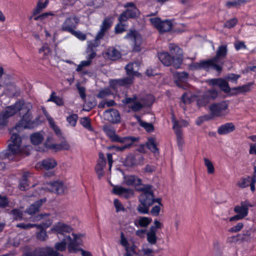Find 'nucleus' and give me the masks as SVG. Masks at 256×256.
Instances as JSON below:
<instances>
[{
	"label": "nucleus",
	"instance_id": "obj_1",
	"mask_svg": "<svg viewBox=\"0 0 256 256\" xmlns=\"http://www.w3.org/2000/svg\"><path fill=\"white\" fill-rule=\"evenodd\" d=\"M21 141V138L18 134L14 133L12 134L8 149L4 152L6 158L8 160H14V156L18 154H29L27 150H30V146H26L24 148H22Z\"/></svg>",
	"mask_w": 256,
	"mask_h": 256
},
{
	"label": "nucleus",
	"instance_id": "obj_2",
	"mask_svg": "<svg viewBox=\"0 0 256 256\" xmlns=\"http://www.w3.org/2000/svg\"><path fill=\"white\" fill-rule=\"evenodd\" d=\"M82 234H76L73 232L70 235H66L60 242L55 244L56 251L64 252L66 249L68 244V249L70 252L75 253L78 250V246L80 244V238L82 236Z\"/></svg>",
	"mask_w": 256,
	"mask_h": 256
},
{
	"label": "nucleus",
	"instance_id": "obj_3",
	"mask_svg": "<svg viewBox=\"0 0 256 256\" xmlns=\"http://www.w3.org/2000/svg\"><path fill=\"white\" fill-rule=\"evenodd\" d=\"M154 101V97L152 95H146L142 97L134 94L132 97L126 98L122 102L124 106H128L132 110L136 112L145 106L152 104Z\"/></svg>",
	"mask_w": 256,
	"mask_h": 256
},
{
	"label": "nucleus",
	"instance_id": "obj_4",
	"mask_svg": "<svg viewBox=\"0 0 256 256\" xmlns=\"http://www.w3.org/2000/svg\"><path fill=\"white\" fill-rule=\"evenodd\" d=\"M48 216V214H41L37 215L36 216L31 218V220L32 222H38L42 220H45L44 222H42V224H24V223H20L16 224V227L20 228L22 229L26 230L29 229L34 227H36L37 228H48L52 224V220L48 218L46 219V218Z\"/></svg>",
	"mask_w": 256,
	"mask_h": 256
},
{
	"label": "nucleus",
	"instance_id": "obj_5",
	"mask_svg": "<svg viewBox=\"0 0 256 256\" xmlns=\"http://www.w3.org/2000/svg\"><path fill=\"white\" fill-rule=\"evenodd\" d=\"M152 25L160 33H164L170 30L173 24L172 20H162L159 18H150Z\"/></svg>",
	"mask_w": 256,
	"mask_h": 256
},
{
	"label": "nucleus",
	"instance_id": "obj_6",
	"mask_svg": "<svg viewBox=\"0 0 256 256\" xmlns=\"http://www.w3.org/2000/svg\"><path fill=\"white\" fill-rule=\"evenodd\" d=\"M168 48L172 55V64L176 68H180L183 60L182 50L174 44H170Z\"/></svg>",
	"mask_w": 256,
	"mask_h": 256
},
{
	"label": "nucleus",
	"instance_id": "obj_7",
	"mask_svg": "<svg viewBox=\"0 0 256 256\" xmlns=\"http://www.w3.org/2000/svg\"><path fill=\"white\" fill-rule=\"evenodd\" d=\"M22 103L18 102L15 103L14 106L8 107L6 110L0 114V126L5 124L8 118L15 114L18 111L20 110Z\"/></svg>",
	"mask_w": 256,
	"mask_h": 256
},
{
	"label": "nucleus",
	"instance_id": "obj_8",
	"mask_svg": "<svg viewBox=\"0 0 256 256\" xmlns=\"http://www.w3.org/2000/svg\"><path fill=\"white\" fill-rule=\"evenodd\" d=\"M22 256H60V254L50 246L40 247L30 252H25Z\"/></svg>",
	"mask_w": 256,
	"mask_h": 256
},
{
	"label": "nucleus",
	"instance_id": "obj_9",
	"mask_svg": "<svg viewBox=\"0 0 256 256\" xmlns=\"http://www.w3.org/2000/svg\"><path fill=\"white\" fill-rule=\"evenodd\" d=\"M228 108V105L225 102L210 104L209 106L210 117H220L224 116L226 114Z\"/></svg>",
	"mask_w": 256,
	"mask_h": 256
},
{
	"label": "nucleus",
	"instance_id": "obj_10",
	"mask_svg": "<svg viewBox=\"0 0 256 256\" xmlns=\"http://www.w3.org/2000/svg\"><path fill=\"white\" fill-rule=\"evenodd\" d=\"M142 191L143 192L138 198L140 202L149 206H152L154 202V198L151 187L146 186L143 188Z\"/></svg>",
	"mask_w": 256,
	"mask_h": 256
},
{
	"label": "nucleus",
	"instance_id": "obj_11",
	"mask_svg": "<svg viewBox=\"0 0 256 256\" xmlns=\"http://www.w3.org/2000/svg\"><path fill=\"white\" fill-rule=\"evenodd\" d=\"M124 38L132 42L134 50L139 52L140 50L142 38L140 34L137 31L135 30H130L124 36Z\"/></svg>",
	"mask_w": 256,
	"mask_h": 256
},
{
	"label": "nucleus",
	"instance_id": "obj_12",
	"mask_svg": "<svg viewBox=\"0 0 256 256\" xmlns=\"http://www.w3.org/2000/svg\"><path fill=\"white\" fill-rule=\"evenodd\" d=\"M44 189L58 194H62L67 190L68 188L62 181L57 180L46 184Z\"/></svg>",
	"mask_w": 256,
	"mask_h": 256
},
{
	"label": "nucleus",
	"instance_id": "obj_13",
	"mask_svg": "<svg viewBox=\"0 0 256 256\" xmlns=\"http://www.w3.org/2000/svg\"><path fill=\"white\" fill-rule=\"evenodd\" d=\"M32 115L30 112H26L20 122L16 124L14 130L20 131L23 128H31L33 127L34 123L32 120Z\"/></svg>",
	"mask_w": 256,
	"mask_h": 256
},
{
	"label": "nucleus",
	"instance_id": "obj_14",
	"mask_svg": "<svg viewBox=\"0 0 256 256\" xmlns=\"http://www.w3.org/2000/svg\"><path fill=\"white\" fill-rule=\"evenodd\" d=\"M79 20L76 16H70L66 18L61 26L60 30L72 34L76 28Z\"/></svg>",
	"mask_w": 256,
	"mask_h": 256
},
{
	"label": "nucleus",
	"instance_id": "obj_15",
	"mask_svg": "<svg viewBox=\"0 0 256 256\" xmlns=\"http://www.w3.org/2000/svg\"><path fill=\"white\" fill-rule=\"evenodd\" d=\"M218 96V92L215 90L206 91L198 100V104L200 106H206L211 100H214Z\"/></svg>",
	"mask_w": 256,
	"mask_h": 256
},
{
	"label": "nucleus",
	"instance_id": "obj_16",
	"mask_svg": "<svg viewBox=\"0 0 256 256\" xmlns=\"http://www.w3.org/2000/svg\"><path fill=\"white\" fill-rule=\"evenodd\" d=\"M133 80V77L128 76L122 78L110 80V86L113 89L117 90L120 86H130L132 83Z\"/></svg>",
	"mask_w": 256,
	"mask_h": 256
},
{
	"label": "nucleus",
	"instance_id": "obj_17",
	"mask_svg": "<svg viewBox=\"0 0 256 256\" xmlns=\"http://www.w3.org/2000/svg\"><path fill=\"white\" fill-rule=\"evenodd\" d=\"M200 66L201 70H209L214 69L220 72L222 70V63L221 64H218L214 58H212L207 60L201 61Z\"/></svg>",
	"mask_w": 256,
	"mask_h": 256
},
{
	"label": "nucleus",
	"instance_id": "obj_18",
	"mask_svg": "<svg viewBox=\"0 0 256 256\" xmlns=\"http://www.w3.org/2000/svg\"><path fill=\"white\" fill-rule=\"evenodd\" d=\"M52 231L55 232L58 234H62L64 238L66 235H70L72 228L69 226L62 222L56 224L51 229Z\"/></svg>",
	"mask_w": 256,
	"mask_h": 256
},
{
	"label": "nucleus",
	"instance_id": "obj_19",
	"mask_svg": "<svg viewBox=\"0 0 256 256\" xmlns=\"http://www.w3.org/2000/svg\"><path fill=\"white\" fill-rule=\"evenodd\" d=\"M228 53L227 46L221 45L218 46L216 56L213 58L218 64H224L223 60L226 57Z\"/></svg>",
	"mask_w": 256,
	"mask_h": 256
},
{
	"label": "nucleus",
	"instance_id": "obj_20",
	"mask_svg": "<svg viewBox=\"0 0 256 256\" xmlns=\"http://www.w3.org/2000/svg\"><path fill=\"white\" fill-rule=\"evenodd\" d=\"M120 244L125 248L126 256H132L136 254V246L134 244H130L122 232L120 235Z\"/></svg>",
	"mask_w": 256,
	"mask_h": 256
},
{
	"label": "nucleus",
	"instance_id": "obj_21",
	"mask_svg": "<svg viewBox=\"0 0 256 256\" xmlns=\"http://www.w3.org/2000/svg\"><path fill=\"white\" fill-rule=\"evenodd\" d=\"M106 119L112 123H117L120 121V114L116 110L110 109L104 112Z\"/></svg>",
	"mask_w": 256,
	"mask_h": 256
},
{
	"label": "nucleus",
	"instance_id": "obj_22",
	"mask_svg": "<svg viewBox=\"0 0 256 256\" xmlns=\"http://www.w3.org/2000/svg\"><path fill=\"white\" fill-rule=\"evenodd\" d=\"M112 22L110 18H106L100 26V28L96 34V38L101 39L105 32L111 27Z\"/></svg>",
	"mask_w": 256,
	"mask_h": 256
},
{
	"label": "nucleus",
	"instance_id": "obj_23",
	"mask_svg": "<svg viewBox=\"0 0 256 256\" xmlns=\"http://www.w3.org/2000/svg\"><path fill=\"white\" fill-rule=\"evenodd\" d=\"M140 63L138 62H132L128 64L125 67L126 74L133 78L134 76H138L139 74L138 70L140 67Z\"/></svg>",
	"mask_w": 256,
	"mask_h": 256
},
{
	"label": "nucleus",
	"instance_id": "obj_24",
	"mask_svg": "<svg viewBox=\"0 0 256 256\" xmlns=\"http://www.w3.org/2000/svg\"><path fill=\"white\" fill-rule=\"evenodd\" d=\"M124 182L128 186H136L141 184L142 180L136 176L128 175L124 176Z\"/></svg>",
	"mask_w": 256,
	"mask_h": 256
},
{
	"label": "nucleus",
	"instance_id": "obj_25",
	"mask_svg": "<svg viewBox=\"0 0 256 256\" xmlns=\"http://www.w3.org/2000/svg\"><path fill=\"white\" fill-rule=\"evenodd\" d=\"M124 7L128 8L126 11H128V14L131 18H136L140 15V11L133 2H127L124 5Z\"/></svg>",
	"mask_w": 256,
	"mask_h": 256
},
{
	"label": "nucleus",
	"instance_id": "obj_26",
	"mask_svg": "<svg viewBox=\"0 0 256 256\" xmlns=\"http://www.w3.org/2000/svg\"><path fill=\"white\" fill-rule=\"evenodd\" d=\"M234 125L232 122H228L218 127V133L220 135H225L234 132Z\"/></svg>",
	"mask_w": 256,
	"mask_h": 256
},
{
	"label": "nucleus",
	"instance_id": "obj_27",
	"mask_svg": "<svg viewBox=\"0 0 256 256\" xmlns=\"http://www.w3.org/2000/svg\"><path fill=\"white\" fill-rule=\"evenodd\" d=\"M152 222L150 218L146 216H140L134 220V225L137 227L146 228Z\"/></svg>",
	"mask_w": 256,
	"mask_h": 256
},
{
	"label": "nucleus",
	"instance_id": "obj_28",
	"mask_svg": "<svg viewBox=\"0 0 256 256\" xmlns=\"http://www.w3.org/2000/svg\"><path fill=\"white\" fill-rule=\"evenodd\" d=\"M46 202V199L40 200L36 202L34 204H31L28 208L26 209V212L29 214H33L39 210L42 204Z\"/></svg>",
	"mask_w": 256,
	"mask_h": 256
},
{
	"label": "nucleus",
	"instance_id": "obj_29",
	"mask_svg": "<svg viewBox=\"0 0 256 256\" xmlns=\"http://www.w3.org/2000/svg\"><path fill=\"white\" fill-rule=\"evenodd\" d=\"M105 134L114 142H117L119 136L116 134V130L110 126H105L104 127Z\"/></svg>",
	"mask_w": 256,
	"mask_h": 256
},
{
	"label": "nucleus",
	"instance_id": "obj_30",
	"mask_svg": "<svg viewBox=\"0 0 256 256\" xmlns=\"http://www.w3.org/2000/svg\"><path fill=\"white\" fill-rule=\"evenodd\" d=\"M40 166H42L46 170L54 168L57 164L56 161L53 158H46L39 164Z\"/></svg>",
	"mask_w": 256,
	"mask_h": 256
},
{
	"label": "nucleus",
	"instance_id": "obj_31",
	"mask_svg": "<svg viewBox=\"0 0 256 256\" xmlns=\"http://www.w3.org/2000/svg\"><path fill=\"white\" fill-rule=\"evenodd\" d=\"M106 54L108 58L112 60H118L121 56L120 52L114 48H108Z\"/></svg>",
	"mask_w": 256,
	"mask_h": 256
},
{
	"label": "nucleus",
	"instance_id": "obj_32",
	"mask_svg": "<svg viewBox=\"0 0 256 256\" xmlns=\"http://www.w3.org/2000/svg\"><path fill=\"white\" fill-rule=\"evenodd\" d=\"M137 138L134 136H126V137H120L118 138L116 142L124 144V145L128 148H130L136 142Z\"/></svg>",
	"mask_w": 256,
	"mask_h": 256
},
{
	"label": "nucleus",
	"instance_id": "obj_33",
	"mask_svg": "<svg viewBox=\"0 0 256 256\" xmlns=\"http://www.w3.org/2000/svg\"><path fill=\"white\" fill-rule=\"evenodd\" d=\"M158 58L164 65L166 66H169L172 64V58L167 52L160 54H158Z\"/></svg>",
	"mask_w": 256,
	"mask_h": 256
},
{
	"label": "nucleus",
	"instance_id": "obj_34",
	"mask_svg": "<svg viewBox=\"0 0 256 256\" xmlns=\"http://www.w3.org/2000/svg\"><path fill=\"white\" fill-rule=\"evenodd\" d=\"M147 241L151 244H154L156 242L157 236L155 228H150L148 232H146Z\"/></svg>",
	"mask_w": 256,
	"mask_h": 256
},
{
	"label": "nucleus",
	"instance_id": "obj_35",
	"mask_svg": "<svg viewBox=\"0 0 256 256\" xmlns=\"http://www.w3.org/2000/svg\"><path fill=\"white\" fill-rule=\"evenodd\" d=\"M146 147L153 153L158 154V150L156 144V140L154 138H148L146 144Z\"/></svg>",
	"mask_w": 256,
	"mask_h": 256
},
{
	"label": "nucleus",
	"instance_id": "obj_36",
	"mask_svg": "<svg viewBox=\"0 0 256 256\" xmlns=\"http://www.w3.org/2000/svg\"><path fill=\"white\" fill-rule=\"evenodd\" d=\"M172 122L173 124V129L174 132H176V129L179 130L180 132H182L181 128L186 127L188 124V122L184 120H182L179 121L173 120Z\"/></svg>",
	"mask_w": 256,
	"mask_h": 256
},
{
	"label": "nucleus",
	"instance_id": "obj_37",
	"mask_svg": "<svg viewBox=\"0 0 256 256\" xmlns=\"http://www.w3.org/2000/svg\"><path fill=\"white\" fill-rule=\"evenodd\" d=\"M106 166V162H97L95 167V171L99 179H100L104 175V168Z\"/></svg>",
	"mask_w": 256,
	"mask_h": 256
},
{
	"label": "nucleus",
	"instance_id": "obj_38",
	"mask_svg": "<svg viewBox=\"0 0 256 256\" xmlns=\"http://www.w3.org/2000/svg\"><path fill=\"white\" fill-rule=\"evenodd\" d=\"M252 177L248 176L246 178H242L238 180L237 186L242 188H246L249 186L252 181Z\"/></svg>",
	"mask_w": 256,
	"mask_h": 256
},
{
	"label": "nucleus",
	"instance_id": "obj_39",
	"mask_svg": "<svg viewBox=\"0 0 256 256\" xmlns=\"http://www.w3.org/2000/svg\"><path fill=\"white\" fill-rule=\"evenodd\" d=\"M234 212L245 218L248 214V210L241 202L240 205L236 206L234 208Z\"/></svg>",
	"mask_w": 256,
	"mask_h": 256
},
{
	"label": "nucleus",
	"instance_id": "obj_40",
	"mask_svg": "<svg viewBox=\"0 0 256 256\" xmlns=\"http://www.w3.org/2000/svg\"><path fill=\"white\" fill-rule=\"evenodd\" d=\"M30 140L34 144H38L44 140V136L41 132H36L30 136Z\"/></svg>",
	"mask_w": 256,
	"mask_h": 256
},
{
	"label": "nucleus",
	"instance_id": "obj_41",
	"mask_svg": "<svg viewBox=\"0 0 256 256\" xmlns=\"http://www.w3.org/2000/svg\"><path fill=\"white\" fill-rule=\"evenodd\" d=\"M176 82L178 85L180 82H184L187 80L188 74L186 72H176L174 74Z\"/></svg>",
	"mask_w": 256,
	"mask_h": 256
},
{
	"label": "nucleus",
	"instance_id": "obj_42",
	"mask_svg": "<svg viewBox=\"0 0 256 256\" xmlns=\"http://www.w3.org/2000/svg\"><path fill=\"white\" fill-rule=\"evenodd\" d=\"M253 232L254 230L252 228H249L246 230H244L243 234H238V236H240V242L249 241Z\"/></svg>",
	"mask_w": 256,
	"mask_h": 256
},
{
	"label": "nucleus",
	"instance_id": "obj_43",
	"mask_svg": "<svg viewBox=\"0 0 256 256\" xmlns=\"http://www.w3.org/2000/svg\"><path fill=\"white\" fill-rule=\"evenodd\" d=\"M42 0H38L36 7L34 9L33 11L34 15L38 14L42 9L46 7L48 4V0H46L44 2H42Z\"/></svg>",
	"mask_w": 256,
	"mask_h": 256
},
{
	"label": "nucleus",
	"instance_id": "obj_44",
	"mask_svg": "<svg viewBox=\"0 0 256 256\" xmlns=\"http://www.w3.org/2000/svg\"><path fill=\"white\" fill-rule=\"evenodd\" d=\"M66 119L69 126L74 127L76 124L78 116L76 114H71L67 116Z\"/></svg>",
	"mask_w": 256,
	"mask_h": 256
},
{
	"label": "nucleus",
	"instance_id": "obj_45",
	"mask_svg": "<svg viewBox=\"0 0 256 256\" xmlns=\"http://www.w3.org/2000/svg\"><path fill=\"white\" fill-rule=\"evenodd\" d=\"M218 86L224 92H228L230 91V88L228 86V83L224 80L219 78Z\"/></svg>",
	"mask_w": 256,
	"mask_h": 256
},
{
	"label": "nucleus",
	"instance_id": "obj_46",
	"mask_svg": "<svg viewBox=\"0 0 256 256\" xmlns=\"http://www.w3.org/2000/svg\"><path fill=\"white\" fill-rule=\"evenodd\" d=\"M46 228H39L40 230L36 234V238L38 240L44 242L48 239V236L44 230Z\"/></svg>",
	"mask_w": 256,
	"mask_h": 256
},
{
	"label": "nucleus",
	"instance_id": "obj_47",
	"mask_svg": "<svg viewBox=\"0 0 256 256\" xmlns=\"http://www.w3.org/2000/svg\"><path fill=\"white\" fill-rule=\"evenodd\" d=\"M114 205L116 212H124L126 211L124 206L118 200L114 199Z\"/></svg>",
	"mask_w": 256,
	"mask_h": 256
},
{
	"label": "nucleus",
	"instance_id": "obj_48",
	"mask_svg": "<svg viewBox=\"0 0 256 256\" xmlns=\"http://www.w3.org/2000/svg\"><path fill=\"white\" fill-rule=\"evenodd\" d=\"M204 164L206 167L207 172L209 174H212L214 172V168L212 162L206 158H204Z\"/></svg>",
	"mask_w": 256,
	"mask_h": 256
},
{
	"label": "nucleus",
	"instance_id": "obj_49",
	"mask_svg": "<svg viewBox=\"0 0 256 256\" xmlns=\"http://www.w3.org/2000/svg\"><path fill=\"white\" fill-rule=\"evenodd\" d=\"M176 136L177 144L180 148H182L184 144V140L183 139V134L182 132H180L176 129V132H174Z\"/></svg>",
	"mask_w": 256,
	"mask_h": 256
},
{
	"label": "nucleus",
	"instance_id": "obj_50",
	"mask_svg": "<svg viewBox=\"0 0 256 256\" xmlns=\"http://www.w3.org/2000/svg\"><path fill=\"white\" fill-rule=\"evenodd\" d=\"M80 124L82 125L84 127L86 128L88 130L90 131L92 130V127L90 120L89 118L87 117H84L80 119Z\"/></svg>",
	"mask_w": 256,
	"mask_h": 256
},
{
	"label": "nucleus",
	"instance_id": "obj_51",
	"mask_svg": "<svg viewBox=\"0 0 256 256\" xmlns=\"http://www.w3.org/2000/svg\"><path fill=\"white\" fill-rule=\"evenodd\" d=\"M49 124L50 127L54 130L56 134H59L60 133V130L58 126L55 124L52 118L50 116L46 118Z\"/></svg>",
	"mask_w": 256,
	"mask_h": 256
},
{
	"label": "nucleus",
	"instance_id": "obj_52",
	"mask_svg": "<svg viewBox=\"0 0 256 256\" xmlns=\"http://www.w3.org/2000/svg\"><path fill=\"white\" fill-rule=\"evenodd\" d=\"M252 85V83H248L246 84L243 85L241 86L234 88V90H238L240 92H249L250 90V87Z\"/></svg>",
	"mask_w": 256,
	"mask_h": 256
},
{
	"label": "nucleus",
	"instance_id": "obj_53",
	"mask_svg": "<svg viewBox=\"0 0 256 256\" xmlns=\"http://www.w3.org/2000/svg\"><path fill=\"white\" fill-rule=\"evenodd\" d=\"M26 178V174H24L22 179L20 182L19 188L22 190H25L28 187Z\"/></svg>",
	"mask_w": 256,
	"mask_h": 256
},
{
	"label": "nucleus",
	"instance_id": "obj_54",
	"mask_svg": "<svg viewBox=\"0 0 256 256\" xmlns=\"http://www.w3.org/2000/svg\"><path fill=\"white\" fill-rule=\"evenodd\" d=\"M56 16V13L54 12H47L44 13L39 16L35 17L34 18V19L36 20H46V18H48L50 16Z\"/></svg>",
	"mask_w": 256,
	"mask_h": 256
},
{
	"label": "nucleus",
	"instance_id": "obj_55",
	"mask_svg": "<svg viewBox=\"0 0 256 256\" xmlns=\"http://www.w3.org/2000/svg\"><path fill=\"white\" fill-rule=\"evenodd\" d=\"M48 101L53 102L59 106H61L64 104V101L62 98L59 96H54L53 94L51 95L50 98L48 100Z\"/></svg>",
	"mask_w": 256,
	"mask_h": 256
},
{
	"label": "nucleus",
	"instance_id": "obj_56",
	"mask_svg": "<svg viewBox=\"0 0 256 256\" xmlns=\"http://www.w3.org/2000/svg\"><path fill=\"white\" fill-rule=\"evenodd\" d=\"M100 39L96 38V36L95 40L92 41L88 42V52H90V50H95L94 49L99 45L98 40Z\"/></svg>",
	"mask_w": 256,
	"mask_h": 256
},
{
	"label": "nucleus",
	"instance_id": "obj_57",
	"mask_svg": "<svg viewBox=\"0 0 256 256\" xmlns=\"http://www.w3.org/2000/svg\"><path fill=\"white\" fill-rule=\"evenodd\" d=\"M150 206L140 203L137 208L139 213L147 214L148 213V209Z\"/></svg>",
	"mask_w": 256,
	"mask_h": 256
},
{
	"label": "nucleus",
	"instance_id": "obj_58",
	"mask_svg": "<svg viewBox=\"0 0 256 256\" xmlns=\"http://www.w3.org/2000/svg\"><path fill=\"white\" fill-rule=\"evenodd\" d=\"M246 2V0H237L232 2H228L226 3V6L228 8H232L236 7L238 6L245 3Z\"/></svg>",
	"mask_w": 256,
	"mask_h": 256
},
{
	"label": "nucleus",
	"instance_id": "obj_59",
	"mask_svg": "<svg viewBox=\"0 0 256 256\" xmlns=\"http://www.w3.org/2000/svg\"><path fill=\"white\" fill-rule=\"evenodd\" d=\"M126 165L131 166L136 164L134 157L132 155L128 156L126 157L125 160Z\"/></svg>",
	"mask_w": 256,
	"mask_h": 256
},
{
	"label": "nucleus",
	"instance_id": "obj_60",
	"mask_svg": "<svg viewBox=\"0 0 256 256\" xmlns=\"http://www.w3.org/2000/svg\"><path fill=\"white\" fill-rule=\"evenodd\" d=\"M141 126L144 128L148 132H152L154 130L153 125L150 123H148L144 122H141L140 123Z\"/></svg>",
	"mask_w": 256,
	"mask_h": 256
},
{
	"label": "nucleus",
	"instance_id": "obj_61",
	"mask_svg": "<svg viewBox=\"0 0 256 256\" xmlns=\"http://www.w3.org/2000/svg\"><path fill=\"white\" fill-rule=\"evenodd\" d=\"M124 188L120 186H114L112 192L114 194L121 196L124 192Z\"/></svg>",
	"mask_w": 256,
	"mask_h": 256
},
{
	"label": "nucleus",
	"instance_id": "obj_62",
	"mask_svg": "<svg viewBox=\"0 0 256 256\" xmlns=\"http://www.w3.org/2000/svg\"><path fill=\"white\" fill-rule=\"evenodd\" d=\"M134 195V190L130 189L124 188V192L122 195V197L124 198H132Z\"/></svg>",
	"mask_w": 256,
	"mask_h": 256
},
{
	"label": "nucleus",
	"instance_id": "obj_63",
	"mask_svg": "<svg viewBox=\"0 0 256 256\" xmlns=\"http://www.w3.org/2000/svg\"><path fill=\"white\" fill-rule=\"evenodd\" d=\"M116 104V103L113 100H102L98 104V107L100 108H104L106 106L108 107L113 106Z\"/></svg>",
	"mask_w": 256,
	"mask_h": 256
},
{
	"label": "nucleus",
	"instance_id": "obj_64",
	"mask_svg": "<svg viewBox=\"0 0 256 256\" xmlns=\"http://www.w3.org/2000/svg\"><path fill=\"white\" fill-rule=\"evenodd\" d=\"M111 94V92L108 88H105L101 90L98 94V97L100 98H102L108 96Z\"/></svg>",
	"mask_w": 256,
	"mask_h": 256
}]
</instances>
